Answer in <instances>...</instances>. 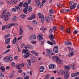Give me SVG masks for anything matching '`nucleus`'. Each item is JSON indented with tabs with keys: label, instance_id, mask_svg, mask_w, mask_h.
Returning a JSON list of instances; mask_svg holds the SVG:
<instances>
[{
	"label": "nucleus",
	"instance_id": "obj_1",
	"mask_svg": "<svg viewBox=\"0 0 79 79\" xmlns=\"http://www.w3.org/2000/svg\"><path fill=\"white\" fill-rule=\"evenodd\" d=\"M48 37H49V39L52 43L50 41H47V43L51 45H53V44H54V45H56V42H55V41L53 40V39H54V37H53V34H51L49 36H48Z\"/></svg>",
	"mask_w": 79,
	"mask_h": 79
},
{
	"label": "nucleus",
	"instance_id": "obj_2",
	"mask_svg": "<svg viewBox=\"0 0 79 79\" xmlns=\"http://www.w3.org/2000/svg\"><path fill=\"white\" fill-rule=\"evenodd\" d=\"M67 48L69 50L70 53L68 55V56L69 58H71L74 55V49L73 48L69 47H67Z\"/></svg>",
	"mask_w": 79,
	"mask_h": 79
},
{
	"label": "nucleus",
	"instance_id": "obj_3",
	"mask_svg": "<svg viewBox=\"0 0 79 79\" xmlns=\"http://www.w3.org/2000/svg\"><path fill=\"white\" fill-rule=\"evenodd\" d=\"M11 16V14L10 13L8 12L6 14V16L5 15H2L1 16V18L4 19L5 21H8L9 19V18H10Z\"/></svg>",
	"mask_w": 79,
	"mask_h": 79
},
{
	"label": "nucleus",
	"instance_id": "obj_4",
	"mask_svg": "<svg viewBox=\"0 0 79 79\" xmlns=\"http://www.w3.org/2000/svg\"><path fill=\"white\" fill-rule=\"evenodd\" d=\"M38 37H39V40L40 42L41 45H44L45 43V41L44 40H45V39H44L42 36L40 35H38Z\"/></svg>",
	"mask_w": 79,
	"mask_h": 79
},
{
	"label": "nucleus",
	"instance_id": "obj_5",
	"mask_svg": "<svg viewBox=\"0 0 79 79\" xmlns=\"http://www.w3.org/2000/svg\"><path fill=\"white\" fill-rule=\"evenodd\" d=\"M23 4V2H21L19 4L18 6H15V8L17 10L18 12L19 13H21V9L19 8V7H22V6Z\"/></svg>",
	"mask_w": 79,
	"mask_h": 79
},
{
	"label": "nucleus",
	"instance_id": "obj_6",
	"mask_svg": "<svg viewBox=\"0 0 79 79\" xmlns=\"http://www.w3.org/2000/svg\"><path fill=\"white\" fill-rule=\"evenodd\" d=\"M38 15L39 16V18H41V23H43V22H44L45 19H44V15H43L41 13H38Z\"/></svg>",
	"mask_w": 79,
	"mask_h": 79
},
{
	"label": "nucleus",
	"instance_id": "obj_7",
	"mask_svg": "<svg viewBox=\"0 0 79 79\" xmlns=\"http://www.w3.org/2000/svg\"><path fill=\"white\" fill-rule=\"evenodd\" d=\"M53 16L52 15H50L48 16H47L45 18V20L46 21V23H50V19H52Z\"/></svg>",
	"mask_w": 79,
	"mask_h": 79
},
{
	"label": "nucleus",
	"instance_id": "obj_8",
	"mask_svg": "<svg viewBox=\"0 0 79 79\" xmlns=\"http://www.w3.org/2000/svg\"><path fill=\"white\" fill-rule=\"evenodd\" d=\"M18 24V23H14L9 24L8 25H6V27L7 29H9V28H10L11 26H17Z\"/></svg>",
	"mask_w": 79,
	"mask_h": 79
},
{
	"label": "nucleus",
	"instance_id": "obj_9",
	"mask_svg": "<svg viewBox=\"0 0 79 79\" xmlns=\"http://www.w3.org/2000/svg\"><path fill=\"white\" fill-rule=\"evenodd\" d=\"M36 36L35 35H32L29 37V39L30 40H35V39H36Z\"/></svg>",
	"mask_w": 79,
	"mask_h": 79
},
{
	"label": "nucleus",
	"instance_id": "obj_10",
	"mask_svg": "<svg viewBox=\"0 0 79 79\" xmlns=\"http://www.w3.org/2000/svg\"><path fill=\"white\" fill-rule=\"evenodd\" d=\"M58 46H55L53 48V52L55 53H58Z\"/></svg>",
	"mask_w": 79,
	"mask_h": 79
},
{
	"label": "nucleus",
	"instance_id": "obj_11",
	"mask_svg": "<svg viewBox=\"0 0 79 79\" xmlns=\"http://www.w3.org/2000/svg\"><path fill=\"white\" fill-rule=\"evenodd\" d=\"M27 62H28V63L27 64V67L28 68H30L31 66V62H32V61H31L30 60H27Z\"/></svg>",
	"mask_w": 79,
	"mask_h": 79
},
{
	"label": "nucleus",
	"instance_id": "obj_12",
	"mask_svg": "<svg viewBox=\"0 0 79 79\" xmlns=\"http://www.w3.org/2000/svg\"><path fill=\"white\" fill-rule=\"evenodd\" d=\"M55 62H57L60 64H63V60H54Z\"/></svg>",
	"mask_w": 79,
	"mask_h": 79
},
{
	"label": "nucleus",
	"instance_id": "obj_13",
	"mask_svg": "<svg viewBox=\"0 0 79 79\" xmlns=\"http://www.w3.org/2000/svg\"><path fill=\"white\" fill-rule=\"evenodd\" d=\"M66 73L67 74H66L65 75L64 78V79H68L69 77V71H67L66 72Z\"/></svg>",
	"mask_w": 79,
	"mask_h": 79
},
{
	"label": "nucleus",
	"instance_id": "obj_14",
	"mask_svg": "<svg viewBox=\"0 0 79 79\" xmlns=\"http://www.w3.org/2000/svg\"><path fill=\"white\" fill-rule=\"evenodd\" d=\"M10 40H11V38H9L6 39L5 41V44H9Z\"/></svg>",
	"mask_w": 79,
	"mask_h": 79
},
{
	"label": "nucleus",
	"instance_id": "obj_15",
	"mask_svg": "<svg viewBox=\"0 0 79 79\" xmlns=\"http://www.w3.org/2000/svg\"><path fill=\"white\" fill-rule=\"evenodd\" d=\"M26 54L23 56V57L24 58H27L30 55H31V54L29 52H27Z\"/></svg>",
	"mask_w": 79,
	"mask_h": 79
},
{
	"label": "nucleus",
	"instance_id": "obj_16",
	"mask_svg": "<svg viewBox=\"0 0 79 79\" xmlns=\"http://www.w3.org/2000/svg\"><path fill=\"white\" fill-rule=\"evenodd\" d=\"M24 48L25 49H32L33 48V47H32L31 45H28V46H26Z\"/></svg>",
	"mask_w": 79,
	"mask_h": 79
},
{
	"label": "nucleus",
	"instance_id": "obj_17",
	"mask_svg": "<svg viewBox=\"0 0 79 79\" xmlns=\"http://www.w3.org/2000/svg\"><path fill=\"white\" fill-rule=\"evenodd\" d=\"M3 60H13V57L11 56H9L7 57H4Z\"/></svg>",
	"mask_w": 79,
	"mask_h": 79
},
{
	"label": "nucleus",
	"instance_id": "obj_18",
	"mask_svg": "<svg viewBox=\"0 0 79 79\" xmlns=\"http://www.w3.org/2000/svg\"><path fill=\"white\" fill-rule=\"evenodd\" d=\"M76 6V3H74L70 7V10H72V9H74Z\"/></svg>",
	"mask_w": 79,
	"mask_h": 79
},
{
	"label": "nucleus",
	"instance_id": "obj_19",
	"mask_svg": "<svg viewBox=\"0 0 79 79\" xmlns=\"http://www.w3.org/2000/svg\"><path fill=\"white\" fill-rule=\"evenodd\" d=\"M34 18H35V15H32L31 17L27 18V20H32V19H33Z\"/></svg>",
	"mask_w": 79,
	"mask_h": 79
},
{
	"label": "nucleus",
	"instance_id": "obj_20",
	"mask_svg": "<svg viewBox=\"0 0 79 79\" xmlns=\"http://www.w3.org/2000/svg\"><path fill=\"white\" fill-rule=\"evenodd\" d=\"M31 53H32L33 54H34V55H35L36 56H38V54L37 52L35 51H31Z\"/></svg>",
	"mask_w": 79,
	"mask_h": 79
},
{
	"label": "nucleus",
	"instance_id": "obj_21",
	"mask_svg": "<svg viewBox=\"0 0 79 79\" xmlns=\"http://www.w3.org/2000/svg\"><path fill=\"white\" fill-rule=\"evenodd\" d=\"M0 69L1 71L2 72H5V67L3 66H1L0 68Z\"/></svg>",
	"mask_w": 79,
	"mask_h": 79
},
{
	"label": "nucleus",
	"instance_id": "obj_22",
	"mask_svg": "<svg viewBox=\"0 0 79 79\" xmlns=\"http://www.w3.org/2000/svg\"><path fill=\"white\" fill-rule=\"evenodd\" d=\"M60 75H64L65 74V72L62 70L60 71L59 73Z\"/></svg>",
	"mask_w": 79,
	"mask_h": 79
},
{
	"label": "nucleus",
	"instance_id": "obj_23",
	"mask_svg": "<svg viewBox=\"0 0 79 79\" xmlns=\"http://www.w3.org/2000/svg\"><path fill=\"white\" fill-rule=\"evenodd\" d=\"M40 3V2L39 0H37L35 2V4L36 6H38Z\"/></svg>",
	"mask_w": 79,
	"mask_h": 79
},
{
	"label": "nucleus",
	"instance_id": "obj_24",
	"mask_svg": "<svg viewBox=\"0 0 79 79\" xmlns=\"http://www.w3.org/2000/svg\"><path fill=\"white\" fill-rule=\"evenodd\" d=\"M49 68H50V69H54V68H55V66H54V65L51 64L49 65Z\"/></svg>",
	"mask_w": 79,
	"mask_h": 79
},
{
	"label": "nucleus",
	"instance_id": "obj_25",
	"mask_svg": "<svg viewBox=\"0 0 79 79\" xmlns=\"http://www.w3.org/2000/svg\"><path fill=\"white\" fill-rule=\"evenodd\" d=\"M23 7H25V8H28V4L27 3L25 2L23 4Z\"/></svg>",
	"mask_w": 79,
	"mask_h": 79
},
{
	"label": "nucleus",
	"instance_id": "obj_26",
	"mask_svg": "<svg viewBox=\"0 0 79 79\" xmlns=\"http://www.w3.org/2000/svg\"><path fill=\"white\" fill-rule=\"evenodd\" d=\"M17 38H16V37H15L14 38V40L12 42V44H16V40H17L16 39Z\"/></svg>",
	"mask_w": 79,
	"mask_h": 79
},
{
	"label": "nucleus",
	"instance_id": "obj_27",
	"mask_svg": "<svg viewBox=\"0 0 79 79\" xmlns=\"http://www.w3.org/2000/svg\"><path fill=\"white\" fill-rule=\"evenodd\" d=\"M44 70H45V69H44V68L43 67V66H41L40 67V72H44Z\"/></svg>",
	"mask_w": 79,
	"mask_h": 79
},
{
	"label": "nucleus",
	"instance_id": "obj_28",
	"mask_svg": "<svg viewBox=\"0 0 79 79\" xmlns=\"http://www.w3.org/2000/svg\"><path fill=\"white\" fill-rule=\"evenodd\" d=\"M12 22H15L16 21V17L14 16L13 17L12 19Z\"/></svg>",
	"mask_w": 79,
	"mask_h": 79
},
{
	"label": "nucleus",
	"instance_id": "obj_29",
	"mask_svg": "<svg viewBox=\"0 0 79 79\" xmlns=\"http://www.w3.org/2000/svg\"><path fill=\"white\" fill-rule=\"evenodd\" d=\"M56 58V60H60L59 57H58L57 56H53L52 57V59H54Z\"/></svg>",
	"mask_w": 79,
	"mask_h": 79
},
{
	"label": "nucleus",
	"instance_id": "obj_30",
	"mask_svg": "<svg viewBox=\"0 0 79 79\" xmlns=\"http://www.w3.org/2000/svg\"><path fill=\"white\" fill-rule=\"evenodd\" d=\"M65 45H73V44H72L70 42H65Z\"/></svg>",
	"mask_w": 79,
	"mask_h": 79
},
{
	"label": "nucleus",
	"instance_id": "obj_31",
	"mask_svg": "<svg viewBox=\"0 0 79 79\" xmlns=\"http://www.w3.org/2000/svg\"><path fill=\"white\" fill-rule=\"evenodd\" d=\"M20 16L22 19H24L26 18V15L24 14H22L20 15Z\"/></svg>",
	"mask_w": 79,
	"mask_h": 79
},
{
	"label": "nucleus",
	"instance_id": "obj_32",
	"mask_svg": "<svg viewBox=\"0 0 79 79\" xmlns=\"http://www.w3.org/2000/svg\"><path fill=\"white\" fill-rule=\"evenodd\" d=\"M28 11L29 12H31L32 11V8L31 6L29 7L28 8Z\"/></svg>",
	"mask_w": 79,
	"mask_h": 79
},
{
	"label": "nucleus",
	"instance_id": "obj_33",
	"mask_svg": "<svg viewBox=\"0 0 79 79\" xmlns=\"http://www.w3.org/2000/svg\"><path fill=\"white\" fill-rule=\"evenodd\" d=\"M27 8H25L23 9V12L25 14H27Z\"/></svg>",
	"mask_w": 79,
	"mask_h": 79
},
{
	"label": "nucleus",
	"instance_id": "obj_34",
	"mask_svg": "<svg viewBox=\"0 0 79 79\" xmlns=\"http://www.w3.org/2000/svg\"><path fill=\"white\" fill-rule=\"evenodd\" d=\"M10 3H12V4H13V5H15V4H16V1H10Z\"/></svg>",
	"mask_w": 79,
	"mask_h": 79
},
{
	"label": "nucleus",
	"instance_id": "obj_35",
	"mask_svg": "<svg viewBox=\"0 0 79 79\" xmlns=\"http://www.w3.org/2000/svg\"><path fill=\"white\" fill-rule=\"evenodd\" d=\"M10 51V49H8L6 51L2 53V54H6V53H7L8 52H9Z\"/></svg>",
	"mask_w": 79,
	"mask_h": 79
},
{
	"label": "nucleus",
	"instance_id": "obj_36",
	"mask_svg": "<svg viewBox=\"0 0 79 79\" xmlns=\"http://www.w3.org/2000/svg\"><path fill=\"white\" fill-rule=\"evenodd\" d=\"M20 66H21V64H19L17 65L16 68H17V69L20 70L21 69V67H20Z\"/></svg>",
	"mask_w": 79,
	"mask_h": 79
},
{
	"label": "nucleus",
	"instance_id": "obj_37",
	"mask_svg": "<svg viewBox=\"0 0 79 79\" xmlns=\"http://www.w3.org/2000/svg\"><path fill=\"white\" fill-rule=\"evenodd\" d=\"M37 21L35 20H34L33 21V25L35 26V25L37 24Z\"/></svg>",
	"mask_w": 79,
	"mask_h": 79
},
{
	"label": "nucleus",
	"instance_id": "obj_38",
	"mask_svg": "<svg viewBox=\"0 0 79 79\" xmlns=\"http://www.w3.org/2000/svg\"><path fill=\"white\" fill-rule=\"evenodd\" d=\"M64 68L65 69H68V70L70 69V67L68 66H65Z\"/></svg>",
	"mask_w": 79,
	"mask_h": 79
},
{
	"label": "nucleus",
	"instance_id": "obj_39",
	"mask_svg": "<svg viewBox=\"0 0 79 79\" xmlns=\"http://www.w3.org/2000/svg\"><path fill=\"white\" fill-rule=\"evenodd\" d=\"M54 13V11H53V9H51L49 10V13L50 14H53Z\"/></svg>",
	"mask_w": 79,
	"mask_h": 79
},
{
	"label": "nucleus",
	"instance_id": "obj_40",
	"mask_svg": "<svg viewBox=\"0 0 79 79\" xmlns=\"http://www.w3.org/2000/svg\"><path fill=\"white\" fill-rule=\"evenodd\" d=\"M71 77H75L76 76V73H72L71 74Z\"/></svg>",
	"mask_w": 79,
	"mask_h": 79
},
{
	"label": "nucleus",
	"instance_id": "obj_41",
	"mask_svg": "<svg viewBox=\"0 0 79 79\" xmlns=\"http://www.w3.org/2000/svg\"><path fill=\"white\" fill-rule=\"evenodd\" d=\"M38 6L39 8H42L43 6V4L40 3Z\"/></svg>",
	"mask_w": 79,
	"mask_h": 79
},
{
	"label": "nucleus",
	"instance_id": "obj_42",
	"mask_svg": "<svg viewBox=\"0 0 79 79\" xmlns=\"http://www.w3.org/2000/svg\"><path fill=\"white\" fill-rule=\"evenodd\" d=\"M19 27L20 28V31L19 32H23V27L22 26H19Z\"/></svg>",
	"mask_w": 79,
	"mask_h": 79
},
{
	"label": "nucleus",
	"instance_id": "obj_43",
	"mask_svg": "<svg viewBox=\"0 0 79 79\" xmlns=\"http://www.w3.org/2000/svg\"><path fill=\"white\" fill-rule=\"evenodd\" d=\"M49 77H50V75L49 74H48L46 75V77H45V79H48L49 78Z\"/></svg>",
	"mask_w": 79,
	"mask_h": 79
},
{
	"label": "nucleus",
	"instance_id": "obj_44",
	"mask_svg": "<svg viewBox=\"0 0 79 79\" xmlns=\"http://www.w3.org/2000/svg\"><path fill=\"white\" fill-rule=\"evenodd\" d=\"M66 32L68 33V34H69V33H70L71 31H70V29L69 28L67 29V30L66 31Z\"/></svg>",
	"mask_w": 79,
	"mask_h": 79
},
{
	"label": "nucleus",
	"instance_id": "obj_45",
	"mask_svg": "<svg viewBox=\"0 0 79 79\" xmlns=\"http://www.w3.org/2000/svg\"><path fill=\"white\" fill-rule=\"evenodd\" d=\"M4 77L3 73H0V77Z\"/></svg>",
	"mask_w": 79,
	"mask_h": 79
},
{
	"label": "nucleus",
	"instance_id": "obj_46",
	"mask_svg": "<svg viewBox=\"0 0 79 79\" xmlns=\"http://www.w3.org/2000/svg\"><path fill=\"white\" fill-rule=\"evenodd\" d=\"M4 61H5V62H6V63H7V62H8V61H10V62H11V61H12V60H5Z\"/></svg>",
	"mask_w": 79,
	"mask_h": 79
},
{
	"label": "nucleus",
	"instance_id": "obj_47",
	"mask_svg": "<svg viewBox=\"0 0 79 79\" xmlns=\"http://www.w3.org/2000/svg\"><path fill=\"white\" fill-rule=\"evenodd\" d=\"M22 53H25V54H26L27 53V52H26V50L25 49H23L22 51Z\"/></svg>",
	"mask_w": 79,
	"mask_h": 79
},
{
	"label": "nucleus",
	"instance_id": "obj_48",
	"mask_svg": "<svg viewBox=\"0 0 79 79\" xmlns=\"http://www.w3.org/2000/svg\"><path fill=\"white\" fill-rule=\"evenodd\" d=\"M61 13H66L65 9H62L61 11Z\"/></svg>",
	"mask_w": 79,
	"mask_h": 79
},
{
	"label": "nucleus",
	"instance_id": "obj_49",
	"mask_svg": "<svg viewBox=\"0 0 79 79\" xmlns=\"http://www.w3.org/2000/svg\"><path fill=\"white\" fill-rule=\"evenodd\" d=\"M31 42L32 44H36L37 43V42L35 41H33L32 40L31 41Z\"/></svg>",
	"mask_w": 79,
	"mask_h": 79
},
{
	"label": "nucleus",
	"instance_id": "obj_50",
	"mask_svg": "<svg viewBox=\"0 0 79 79\" xmlns=\"http://www.w3.org/2000/svg\"><path fill=\"white\" fill-rule=\"evenodd\" d=\"M9 36H10V35L7 34V35H5V36H4V37H5V38L6 39V38H7V37H9Z\"/></svg>",
	"mask_w": 79,
	"mask_h": 79
},
{
	"label": "nucleus",
	"instance_id": "obj_51",
	"mask_svg": "<svg viewBox=\"0 0 79 79\" xmlns=\"http://www.w3.org/2000/svg\"><path fill=\"white\" fill-rule=\"evenodd\" d=\"M52 50H49L47 52V53H52Z\"/></svg>",
	"mask_w": 79,
	"mask_h": 79
},
{
	"label": "nucleus",
	"instance_id": "obj_52",
	"mask_svg": "<svg viewBox=\"0 0 79 79\" xmlns=\"http://www.w3.org/2000/svg\"><path fill=\"white\" fill-rule=\"evenodd\" d=\"M23 37V36H21L19 37H18V40H21V39H22Z\"/></svg>",
	"mask_w": 79,
	"mask_h": 79
},
{
	"label": "nucleus",
	"instance_id": "obj_53",
	"mask_svg": "<svg viewBox=\"0 0 79 79\" xmlns=\"http://www.w3.org/2000/svg\"><path fill=\"white\" fill-rule=\"evenodd\" d=\"M42 29H43V31L44 32V31H47V29L45 27H42Z\"/></svg>",
	"mask_w": 79,
	"mask_h": 79
},
{
	"label": "nucleus",
	"instance_id": "obj_54",
	"mask_svg": "<svg viewBox=\"0 0 79 79\" xmlns=\"http://www.w3.org/2000/svg\"><path fill=\"white\" fill-rule=\"evenodd\" d=\"M31 61L32 63H36V62H37V60H32Z\"/></svg>",
	"mask_w": 79,
	"mask_h": 79
},
{
	"label": "nucleus",
	"instance_id": "obj_55",
	"mask_svg": "<svg viewBox=\"0 0 79 79\" xmlns=\"http://www.w3.org/2000/svg\"><path fill=\"white\" fill-rule=\"evenodd\" d=\"M6 28V25H4V26H3L2 27V30H4Z\"/></svg>",
	"mask_w": 79,
	"mask_h": 79
},
{
	"label": "nucleus",
	"instance_id": "obj_56",
	"mask_svg": "<svg viewBox=\"0 0 79 79\" xmlns=\"http://www.w3.org/2000/svg\"><path fill=\"white\" fill-rule=\"evenodd\" d=\"M6 10L5 9L4 10L3 12L2 13V14H5V13H6Z\"/></svg>",
	"mask_w": 79,
	"mask_h": 79
},
{
	"label": "nucleus",
	"instance_id": "obj_57",
	"mask_svg": "<svg viewBox=\"0 0 79 79\" xmlns=\"http://www.w3.org/2000/svg\"><path fill=\"white\" fill-rule=\"evenodd\" d=\"M49 31L51 33H52V32H53V29H52V28H50V29H49Z\"/></svg>",
	"mask_w": 79,
	"mask_h": 79
},
{
	"label": "nucleus",
	"instance_id": "obj_58",
	"mask_svg": "<svg viewBox=\"0 0 79 79\" xmlns=\"http://www.w3.org/2000/svg\"><path fill=\"white\" fill-rule=\"evenodd\" d=\"M73 33H74V34H77V33H78V31L77 30H75L74 31Z\"/></svg>",
	"mask_w": 79,
	"mask_h": 79
},
{
	"label": "nucleus",
	"instance_id": "obj_59",
	"mask_svg": "<svg viewBox=\"0 0 79 79\" xmlns=\"http://www.w3.org/2000/svg\"><path fill=\"white\" fill-rule=\"evenodd\" d=\"M14 58V60H18V56H15Z\"/></svg>",
	"mask_w": 79,
	"mask_h": 79
},
{
	"label": "nucleus",
	"instance_id": "obj_60",
	"mask_svg": "<svg viewBox=\"0 0 79 79\" xmlns=\"http://www.w3.org/2000/svg\"><path fill=\"white\" fill-rule=\"evenodd\" d=\"M29 79V76H27L24 77V79Z\"/></svg>",
	"mask_w": 79,
	"mask_h": 79
},
{
	"label": "nucleus",
	"instance_id": "obj_61",
	"mask_svg": "<svg viewBox=\"0 0 79 79\" xmlns=\"http://www.w3.org/2000/svg\"><path fill=\"white\" fill-rule=\"evenodd\" d=\"M17 49H18V52H20L21 49H20V48H19V47L18 46L17 47Z\"/></svg>",
	"mask_w": 79,
	"mask_h": 79
},
{
	"label": "nucleus",
	"instance_id": "obj_62",
	"mask_svg": "<svg viewBox=\"0 0 79 79\" xmlns=\"http://www.w3.org/2000/svg\"><path fill=\"white\" fill-rule=\"evenodd\" d=\"M12 11L15 12V11H16V9L15 8H13V9H12Z\"/></svg>",
	"mask_w": 79,
	"mask_h": 79
},
{
	"label": "nucleus",
	"instance_id": "obj_63",
	"mask_svg": "<svg viewBox=\"0 0 79 79\" xmlns=\"http://www.w3.org/2000/svg\"><path fill=\"white\" fill-rule=\"evenodd\" d=\"M70 10L69 9H65V13H67V12H69Z\"/></svg>",
	"mask_w": 79,
	"mask_h": 79
},
{
	"label": "nucleus",
	"instance_id": "obj_64",
	"mask_svg": "<svg viewBox=\"0 0 79 79\" xmlns=\"http://www.w3.org/2000/svg\"><path fill=\"white\" fill-rule=\"evenodd\" d=\"M77 22H79V17H77Z\"/></svg>",
	"mask_w": 79,
	"mask_h": 79
}]
</instances>
